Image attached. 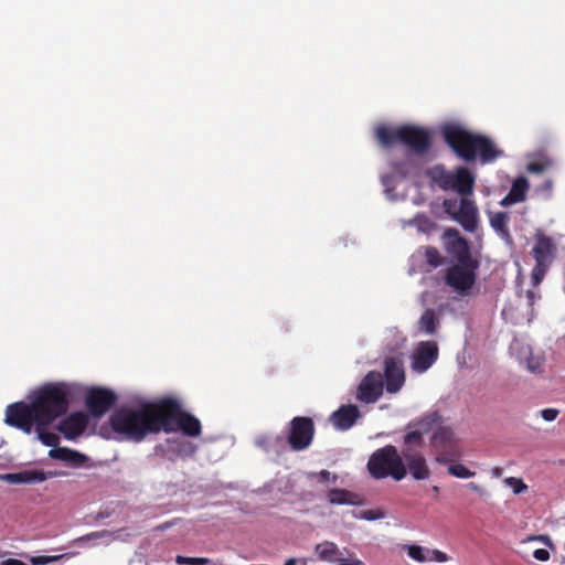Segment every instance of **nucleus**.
Masks as SVG:
<instances>
[{
    "instance_id": "nucleus-7",
    "label": "nucleus",
    "mask_w": 565,
    "mask_h": 565,
    "mask_svg": "<svg viewBox=\"0 0 565 565\" xmlns=\"http://www.w3.org/2000/svg\"><path fill=\"white\" fill-rule=\"evenodd\" d=\"M366 468L371 477L376 480L391 477L395 481H401L407 475L403 450L398 452L393 445L376 449L370 456Z\"/></svg>"
},
{
    "instance_id": "nucleus-51",
    "label": "nucleus",
    "mask_w": 565,
    "mask_h": 565,
    "mask_svg": "<svg viewBox=\"0 0 565 565\" xmlns=\"http://www.w3.org/2000/svg\"><path fill=\"white\" fill-rule=\"evenodd\" d=\"M285 565H297V561H296V558H289V559L285 563Z\"/></svg>"
},
{
    "instance_id": "nucleus-26",
    "label": "nucleus",
    "mask_w": 565,
    "mask_h": 565,
    "mask_svg": "<svg viewBox=\"0 0 565 565\" xmlns=\"http://www.w3.org/2000/svg\"><path fill=\"white\" fill-rule=\"evenodd\" d=\"M428 175L441 190L448 191L454 188V172L447 171L443 166L431 168Z\"/></svg>"
},
{
    "instance_id": "nucleus-39",
    "label": "nucleus",
    "mask_w": 565,
    "mask_h": 565,
    "mask_svg": "<svg viewBox=\"0 0 565 565\" xmlns=\"http://www.w3.org/2000/svg\"><path fill=\"white\" fill-rule=\"evenodd\" d=\"M63 557H64V555L32 556V557H30V562L32 565H46V564L56 562Z\"/></svg>"
},
{
    "instance_id": "nucleus-3",
    "label": "nucleus",
    "mask_w": 565,
    "mask_h": 565,
    "mask_svg": "<svg viewBox=\"0 0 565 565\" xmlns=\"http://www.w3.org/2000/svg\"><path fill=\"white\" fill-rule=\"evenodd\" d=\"M440 134L452 152L466 162L479 157L482 163H488L502 156L489 137L475 134L460 124L447 122L440 127Z\"/></svg>"
},
{
    "instance_id": "nucleus-49",
    "label": "nucleus",
    "mask_w": 565,
    "mask_h": 565,
    "mask_svg": "<svg viewBox=\"0 0 565 565\" xmlns=\"http://www.w3.org/2000/svg\"><path fill=\"white\" fill-rule=\"evenodd\" d=\"M444 205H445V207H446V211H447V212H450L451 205H454V204L451 203V201L446 200V201L444 202Z\"/></svg>"
},
{
    "instance_id": "nucleus-5",
    "label": "nucleus",
    "mask_w": 565,
    "mask_h": 565,
    "mask_svg": "<svg viewBox=\"0 0 565 565\" xmlns=\"http://www.w3.org/2000/svg\"><path fill=\"white\" fill-rule=\"evenodd\" d=\"M437 418V415H433L419 420L417 426H419L422 430L409 431L403 437L404 462L407 472H409L415 480H425L430 475L422 448L424 445V433L430 429L431 424L436 422Z\"/></svg>"
},
{
    "instance_id": "nucleus-17",
    "label": "nucleus",
    "mask_w": 565,
    "mask_h": 565,
    "mask_svg": "<svg viewBox=\"0 0 565 565\" xmlns=\"http://www.w3.org/2000/svg\"><path fill=\"white\" fill-rule=\"evenodd\" d=\"M403 550L406 551L409 558L418 563H445L448 561V555L445 552L439 550H430L417 544H405Z\"/></svg>"
},
{
    "instance_id": "nucleus-33",
    "label": "nucleus",
    "mask_w": 565,
    "mask_h": 565,
    "mask_svg": "<svg viewBox=\"0 0 565 565\" xmlns=\"http://www.w3.org/2000/svg\"><path fill=\"white\" fill-rule=\"evenodd\" d=\"M550 266L551 265L535 263V266L533 267L531 273L533 286H537L542 282Z\"/></svg>"
},
{
    "instance_id": "nucleus-54",
    "label": "nucleus",
    "mask_w": 565,
    "mask_h": 565,
    "mask_svg": "<svg viewBox=\"0 0 565 565\" xmlns=\"http://www.w3.org/2000/svg\"><path fill=\"white\" fill-rule=\"evenodd\" d=\"M537 539L539 540H545V541L550 542V537L548 536H539Z\"/></svg>"
},
{
    "instance_id": "nucleus-27",
    "label": "nucleus",
    "mask_w": 565,
    "mask_h": 565,
    "mask_svg": "<svg viewBox=\"0 0 565 565\" xmlns=\"http://www.w3.org/2000/svg\"><path fill=\"white\" fill-rule=\"evenodd\" d=\"M315 552L321 561L332 563L341 559L339 557V548L337 544L333 542L324 541L322 543L317 544L315 547Z\"/></svg>"
},
{
    "instance_id": "nucleus-29",
    "label": "nucleus",
    "mask_w": 565,
    "mask_h": 565,
    "mask_svg": "<svg viewBox=\"0 0 565 565\" xmlns=\"http://www.w3.org/2000/svg\"><path fill=\"white\" fill-rule=\"evenodd\" d=\"M438 326L439 320L435 311L433 309H426L418 321L419 329L428 334H433L436 332Z\"/></svg>"
},
{
    "instance_id": "nucleus-24",
    "label": "nucleus",
    "mask_w": 565,
    "mask_h": 565,
    "mask_svg": "<svg viewBox=\"0 0 565 565\" xmlns=\"http://www.w3.org/2000/svg\"><path fill=\"white\" fill-rule=\"evenodd\" d=\"M490 225L494 232L508 244H512V235L509 228L510 214L508 212L490 213Z\"/></svg>"
},
{
    "instance_id": "nucleus-21",
    "label": "nucleus",
    "mask_w": 565,
    "mask_h": 565,
    "mask_svg": "<svg viewBox=\"0 0 565 565\" xmlns=\"http://www.w3.org/2000/svg\"><path fill=\"white\" fill-rule=\"evenodd\" d=\"M530 184L525 177H518L509 191V193L500 201V205L507 207L515 203H521L526 200V194Z\"/></svg>"
},
{
    "instance_id": "nucleus-10",
    "label": "nucleus",
    "mask_w": 565,
    "mask_h": 565,
    "mask_svg": "<svg viewBox=\"0 0 565 565\" xmlns=\"http://www.w3.org/2000/svg\"><path fill=\"white\" fill-rule=\"evenodd\" d=\"M116 393L109 388L100 386L89 388L85 397L86 408L94 418H100L116 404Z\"/></svg>"
},
{
    "instance_id": "nucleus-12",
    "label": "nucleus",
    "mask_w": 565,
    "mask_h": 565,
    "mask_svg": "<svg viewBox=\"0 0 565 565\" xmlns=\"http://www.w3.org/2000/svg\"><path fill=\"white\" fill-rule=\"evenodd\" d=\"M384 382L380 372L371 371L361 381L356 398L363 403H375L383 394Z\"/></svg>"
},
{
    "instance_id": "nucleus-55",
    "label": "nucleus",
    "mask_w": 565,
    "mask_h": 565,
    "mask_svg": "<svg viewBox=\"0 0 565 565\" xmlns=\"http://www.w3.org/2000/svg\"><path fill=\"white\" fill-rule=\"evenodd\" d=\"M338 480V476L337 475H333L332 476V481L335 482Z\"/></svg>"
},
{
    "instance_id": "nucleus-57",
    "label": "nucleus",
    "mask_w": 565,
    "mask_h": 565,
    "mask_svg": "<svg viewBox=\"0 0 565 565\" xmlns=\"http://www.w3.org/2000/svg\"><path fill=\"white\" fill-rule=\"evenodd\" d=\"M2 555H4V553H2V552L0 551V556H2Z\"/></svg>"
},
{
    "instance_id": "nucleus-30",
    "label": "nucleus",
    "mask_w": 565,
    "mask_h": 565,
    "mask_svg": "<svg viewBox=\"0 0 565 565\" xmlns=\"http://www.w3.org/2000/svg\"><path fill=\"white\" fill-rule=\"evenodd\" d=\"M35 427V431L38 434V439L45 446L56 448L58 445L60 438L55 433H51L46 430L47 426H41L39 424L33 425Z\"/></svg>"
},
{
    "instance_id": "nucleus-16",
    "label": "nucleus",
    "mask_w": 565,
    "mask_h": 565,
    "mask_svg": "<svg viewBox=\"0 0 565 565\" xmlns=\"http://www.w3.org/2000/svg\"><path fill=\"white\" fill-rule=\"evenodd\" d=\"M361 417L360 409L356 405H341L330 415V423L338 430L350 429Z\"/></svg>"
},
{
    "instance_id": "nucleus-38",
    "label": "nucleus",
    "mask_w": 565,
    "mask_h": 565,
    "mask_svg": "<svg viewBox=\"0 0 565 565\" xmlns=\"http://www.w3.org/2000/svg\"><path fill=\"white\" fill-rule=\"evenodd\" d=\"M552 164L548 160L532 161L526 166V170L531 173H542Z\"/></svg>"
},
{
    "instance_id": "nucleus-1",
    "label": "nucleus",
    "mask_w": 565,
    "mask_h": 565,
    "mask_svg": "<svg viewBox=\"0 0 565 565\" xmlns=\"http://www.w3.org/2000/svg\"><path fill=\"white\" fill-rule=\"evenodd\" d=\"M74 395V386L66 382H51L38 387L29 403L15 402L7 406L4 423L30 434L34 424L51 425L64 415Z\"/></svg>"
},
{
    "instance_id": "nucleus-45",
    "label": "nucleus",
    "mask_w": 565,
    "mask_h": 565,
    "mask_svg": "<svg viewBox=\"0 0 565 565\" xmlns=\"http://www.w3.org/2000/svg\"><path fill=\"white\" fill-rule=\"evenodd\" d=\"M0 565H26V564L17 558H8V559L2 561L0 563Z\"/></svg>"
},
{
    "instance_id": "nucleus-46",
    "label": "nucleus",
    "mask_w": 565,
    "mask_h": 565,
    "mask_svg": "<svg viewBox=\"0 0 565 565\" xmlns=\"http://www.w3.org/2000/svg\"><path fill=\"white\" fill-rule=\"evenodd\" d=\"M468 488L475 492H478L481 495L486 494V491L479 484H477L475 482L468 483Z\"/></svg>"
},
{
    "instance_id": "nucleus-43",
    "label": "nucleus",
    "mask_w": 565,
    "mask_h": 565,
    "mask_svg": "<svg viewBox=\"0 0 565 565\" xmlns=\"http://www.w3.org/2000/svg\"><path fill=\"white\" fill-rule=\"evenodd\" d=\"M533 557L540 562H546L550 559V552L545 548H537L533 552Z\"/></svg>"
},
{
    "instance_id": "nucleus-41",
    "label": "nucleus",
    "mask_w": 565,
    "mask_h": 565,
    "mask_svg": "<svg viewBox=\"0 0 565 565\" xmlns=\"http://www.w3.org/2000/svg\"><path fill=\"white\" fill-rule=\"evenodd\" d=\"M559 411L556 408H544L541 411V416L546 422H553L557 418Z\"/></svg>"
},
{
    "instance_id": "nucleus-36",
    "label": "nucleus",
    "mask_w": 565,
    "mask_h": 565,
    "mask_svg": "<svg viewBox=\"0 0 565 565\" xmlns=\"http://www.w3.org/2000/svg\"><path fill=\"white\" fill-rule=\"evenodd\" d=\"M427 263L433 267H438L444 263V258L435 247H428L425 253Z\"/></svg>"
},
{
    "instance_id": "nucleus-31",
    "label": "nucleus",
    "mask_w": 565,
    "mask_h": 565,
    "mask_svg": "<svg viewBox=\"0 0 565 565\" xmlns=\"http://www.w3.org/2000/svg\"><path fill=\"white\" fill-rule=\"evenodd\" d=\"M452 433L447 427H438L433 435V444L436 448L440 447V444H445L451 440Z\"/></svg>"
},
{
    "instance_id": "nucleus-13",
    "label": "nucleus",
    "mask_w": 565,
    "mask_h": 565,
    "mask_svg": "<svg viewBox=\"0 0 565 565\" xmlns=\"http://www.w3.org/2000/svg\"><path fill=\"white\" fill-rule=\"evenodd\" d=\"M438 359V345L435 341L419 342L412 356V369L417 373L426 372Z\"/></svg>"
},
{
    "instance_id": "nucleus-11",
    "label": "nucleus",
    "mask_w": 565,
    "mask_h": 565,
    "mask_svg": "<svg viewBox=\"0 0 565 565\" xmlns=\"http://www.w3.org/2000/svg\"><path fill=\"white\" fill-rule=\"evenodd\" d=\"M445 249L456 260L455 264L479 262L473 258L469 242L463 238L457 228H447L444 233Z\"/></svg>"
},
{
    "instance_id": "nucleus-34",
    "label": "nucleus",
    "mask_w": 565,
    "mask_h": 565,
    "mask_svg": "<svg viewBox=\"0 0 565 565\" xmlns=\"http://www.w3.org/2000/svg\"><path fill=\"white\" fill-rule=\"evenodd\" d=\"M448 473L454 477L462 478V479L471 478L475 476L473 471L469 470L467 467H465L461 463L450 465L448 467Z\"/></svg>"
},
{
    "instance_id": "nucleus-35",
    "label": "nucleus",
    "mask_w": 565,
    "mask_h": 565,
    "mask_svg": "<svg viewBox=\"0 0 565 565\" xmlns=\"http://www.w3.org/2000/svg\"><path fill=\"white\" fill-rule=\"evenodd\" d=\"M175 562L180 565H207L211 563L210 558L206 557H188L178 555Z\"/></svg>"
},
{
    "instance_id": "nucleus-56",
    "label": "nucleus",
    "mask_w": 565,
    "mask_h": 565,
    "mask_svg": "<svg viewBox=\"0 0 565 565\" xmlns=\"http://www.w3.org/2000/svg\"><path fill=\"white\" fill-rule=\"evenodd\" d=\"M433 490H434V491H438V490H439V488H438L437 486H434V487H433Z\"/></svg>"
},
{
    "instance_id": "nucleus-40",
    "label": "nucleus",
    "mask_w": 565,
    "mask_h": 565,
    "mask_svg": "<svg viewBox=\"0 0 565 565\" xmlns=\"http://www.w3.org/2000/svg\"><path fill=\"white\" fill-rule=\"evenodd\" d=\"M106 535H108V532L107 531H96V532H92V533H88L86 535H83L78 539H76V542H85V541H92V540H98V539H103L105 537Z\"/></svg>"
},
{
    "instance_id": "nucleus-25",
    "label": "nucleus",
    "mask_w": 565,
    "mask_h": 565,
    "mask_svg": "<svg viewBox=\"0 0 565 565\" xmlns=\"http://www.w3.org/2000/svg\"><path fill=\"white\" fill-rule=\"evenodd\" d=\"M49 456L52 459L73 463L75 466H81L86 461V457L84 455L64 447L51 449L49 451Z\"/></svg>"
},
{
    "instance_id": "nucleus-19",
    "label": "nucleus",
    "mask_w": 565,
    "mask_h": 565,
    "mask_svg": "<svg viewBox=\"0 0 565 565\" xmlns=\"http://www.w3.org/2000/svg\"><path fill=\"white\" fill-rule=\"evenodd\" d=\"M454 218L467 232H475L478 223V210L475 203L468 199H462Z\"/></svg>"
},
{
    "instance_id": "nucleus-8",
    "label": "nucleus",
    "mask_w": 565,
    "mask_h": 565,
    "mask_svg": "<svg viewBox=\"0 0 565 565\" xmlns=\"http://www.w3.org/2000/svg\"><path fill=\"white\" fill-rule=\"evenodd\" d=\"M479 262L452 264L445 270V284L454 291L467 295L476 284Z\"/></svg>"
},
{
    "instance_id": "nucleus-20",
    "label": "nucleus",
    "mask_w": 565,
    "mask_h": 565,
    "mask_svg": "<svg viewBox=\"0 0 565 565\" xmlns=\"http://www.w3.org/2000/svg\"><path fill=\"white\" fill-rule=\"evenodd\" d=\"M46 479L47 475L44 471L35 469L0 475V480L11 484H33L43 482Z\"/></svg>"
},
{
    "instance_id": "nucleus-52",
    "label": "nucleus",
    "mask_w": 565,
    "mask_h": 565,
    "mask_svg": "<svg viewBox=\"0 0 565 565\" xmlns=\"http://www.w3.org/2000/svg\"><path fill=\"white\" fill-rule=\"evenodd\" d=\"M390 179H391L390 175H385V177L382 178V181H383L384 184H387Z\"/></svg>"
},
{
    "instance_id": "nucleus-47",
    "label": "nucleus",
    "mask_w": 565,
    "mask_h": 565,
    "mask_svg": "<svg viewBox=\"0 0 565 565\" xmlns=\"http://www.w3.org/2000/svg\"><path fill=\"white\" fill-rule=\"evenodd\" d=\"M526 297L529 299L530 305L533 306V303H534V301L536 299L535 292L533 290H527L526 291Z\"/></svg>"
},
{
    "instance_id": "nucleus-32",
    "label": "nucleus",
    "mask_w": 565,
    "mask_h": 565,
    "mask_svg": "<svg viewBox=\"0 0 565 565\" xmlns=\"http://www.w3.org/2000/svg\"><path fill=\"white\" fill-rule=\"evenodd\" d=\"M353 518L366 520V521H375L384 518V512L376 509V510H360V511H353L352 512Z\"/></svg>"
},
{
    "instance_id": "nucleus-9",
    "label": "nucleus",
    "mask_w": 565,
    "mask_h": 565,
    "mask_svg": "<svg viewBox=\"0 0 565 565\" xmlns=\"http://www.w3.org/2000/svg\"><path fill=\"white\" fill-rule=\"evenodd\" d=\"M313 436L315 423L312 418L296 416L291 419L287 440L292 450L301 451L307 449L311 445Z\"/></svg>"
},
{
    "instance_id": "nucleus-6",
    "label": "nucleus",
    "mask_w": 565,
    "mask_h": 565,
    "mask_svg": "<svg viewBox=\"0 0 565 565\" xmlns=\"http://www.w3.org/2000/svg\"><path fill=\"white\" fill-rule=\"evenodd\" d=\"M182 431L189 437H199L202 431L201 422L192 414L183 411L181 403L172 397L160 399V431L167 434Z\"/></svg>"
},
{
    "instance_id": "nucleus-37",
    "label": "nucleus",
    "mask_w": 565,
    "mask_h": 565,
    "mask_svg": "<svg viewBox=\"0 0 565 565\" xmlns=\"http://www.w3.org/2000/svg\"><path fill=\"white\" fill-rule=\"evenodd\" d=\"M504 483L512 488L515 494H520L527 489V486L523 482V480L515 477L505 478Z\"/></svg>"
},
{
    "instance_id": "nucleus-44",
    "label": "nucleus",
    "mask_w": 565,
    "mask_h": 565,
    "mask_svg": "<svg viewBox=\"0 0 565 565\" xmlns=\"http://www.w3.org/2000/svg\"><path fill=\"white\" fill-rule=\"evenodd\" d=\"M315 476L318 478L319 482H327L331 478V473L328 470H321L320 472L316 473Z\"/></svg>"
},
{
    "instance_id": "nucleus-48",
    "label": "nucleus",
    "mask_w": 565,
    "mask_h": 565,
    "mask_svg": "<svg viewBox=\"0 0 565 565\" xmlns=\"http://www.w3.org/2000/svg\"><path fill=\"white\" fill-rule=\"evenodd\" d=\"M501 475H502V469L501 468L495 467V468L492 469V476L493 477L499 478V477H501Z\"/></svg>"
},
{
    "instance_id": "nucleus-15",
    "label": "nucleus",
    "mask_w": 565,
    "mask_h": 565,
    "mask_svg": "<svg viewBox=\"0 0 565 565\" xmlns=\"http://www.w3.org/2000/svg\"><path fill=\"white\" fill-rule=\"evenodd\" d=\"M88 425V416L83 412H74L63 418L56 429L63 434L66 439H75L81 436Z\"/></svg>"
},
{
    "instance_id": "nucleus-50",
    "label": "nucleus",
    "mask_w": 565,
    "mask_h": 565,
    "mask_svg": "<svg viewBox=\"0 0 565 565\" xmlns=\"http://www.w3.org/2000/svg\"><path fill=\"white\" fill-rule=\"evenodd\" d=\"M544 188L547 189L548 191L552 190L553 188V182L551 180H547L545 181L544 183Z\"/></svg>"
},
{
    "instance_id": "nucleus-14",
    "label": "nucleus",
    "mask_w": 565,
    "mask_h": 565,
    "mask_svg": "<svg viewBox=\"0 0 565 565\" xmlns=\"http://www.w3.org/2000/svg\"><path fill=\"white\" fill-rule=\"evenodd\" d=\"M384 377L386 391L391 394L397 393L405 383L403 363L395 358L384 360Z\"/></svg>"
},
{
    "instance_id": "nucleus-2",
    "label": "nucleus",
    "mask_w": 565,
    "mask_h": 565,
    "mask_svg": "<svg viewBox=\"0 0 565 565\" xmlns=\"http://www.w3.org/2000/svg\"><path fill=\"white\" fill-rule=\"evenodd\" d=\"M111 429L127 440L142 441L148 435L160 433V399L138 407H120L109 417Z\"/></svg>"
},
{
    "instance_id": "nucleus-28",
    "label": "nucleus",
    "mask_w": 565,
    "mask_h": 565,
    "mask_svg": "<svg viewBox=\"0 0 565 565\" xmlns=\"http://www.w3.org/2000/svg\"><path fill=\"white\" fill-rule=\"evenodd\" d=\"M390 167L399 178H407L417 169L414 159L411 156H406L402 160H392Z\"/></svg>"
},
{
    "instance_id": "nucleus-22",
    "label": "nucleus",
    "mask_w": 565,
    "mask_h": 565,
    "mask_svg": "<svg viewBox=\"0 0 565 565\" xmlns=\"http://www.w3.org/2000/svg\"><path fill=\"white\" fill-rule=\"evenodd\" d=\"M327 499L332 505H360L363 503V498L360 494L340 488L330 489Z\"/></svg>"
},
{
    "instance_id": "nucleus-53",
    "label": "nucleus",
    "mask_w": 565,
    "mask_h": 565,
    "mask_svg": "<svg viewBox=\"0 0 565 565\" xmlns=\"http://www.w3.org/2000/svg\"><path fill=\"white\" fill-rule=\"evenodd\" d=\"M168 526H169V524L164 523V524L159 525L158 529L166 530Z\"/></svg>"
},
{
    "instance_id": "nucleus-42",
    "label": "nucleus",
    "mask_w": 565,
    "mask_h": 565,
    "mask_svg": "<svg viewBox=\"0 0 565 565\" xmlns=\"http://www.w3.org/2000/svg\"><path fill=\"white\" fill-rule=\"evenodd\" d=\"M527 369L533 373L542 372V361L540 359H534L530 356L526 362Z\"/></svg>"
},
{
    "instance_id": "nucleus-18",
    "label": "nucleus",
    "mask_w": 565,
    "mask_h": 565,
    "mask_svg": "<svg viewBox=\"0 0 565 565\" xmlns=\"http://www.w3.org/2000/svg\"><path fill=\"white\" fill-rule=\"evenodd\" d=\"M556 246L553 239L539 232L535 235V245L532 249L535 263L551 265L555 257Z\"/></svg>"
},
{
    "instance_id": "nucleus-4",
    "label": "nucleus",
    "mask_w": 565,
    "mask_h": 565,
    "mask_svg": "<svg viewBox=\"0 0 565 565\" xmlns=\"http://www.w3.org/2000/svg\"><path fill=\"white\" fill-rule=\"evenodd\" d=\"M375 138L383 148H391L395 143H402L411 153L416 156L427 154L433 145L429 130L412 125H404L397 128L381 125L375 129Z\"/></svg>"
},
{
    "instance_id": "nucleus-23",
    "label": "nucleus",
    "mask_w": 565,
    "mask_h": 565,
    "mask_svg": "<svg viewBox=\"0 0 565 565\" xmlns=\"http://www.w3.org/2000/svg\"><path fill=\"white\" fill-rule=\"evenodd\" d=\"M452 183V191H456L460 195H469L473 190L475 178L468 168L460 167L454 172Z\"/></svg>"
}]
</instances>
